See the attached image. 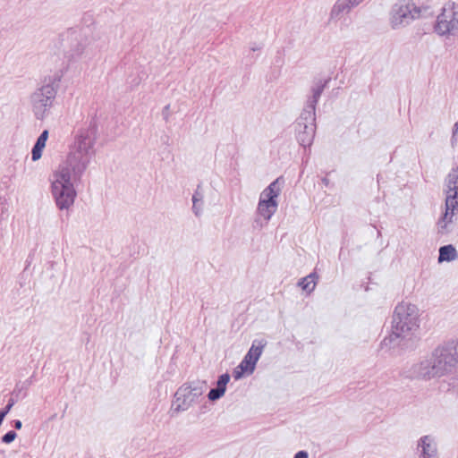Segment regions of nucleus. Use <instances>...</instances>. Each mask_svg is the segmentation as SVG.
I'll use <instances>...</instances> for the list:
<instances>
[{
    "instance_id": "obj_14",
    "label": "nucleus",
    "mask_w": 458,
    "mask_h": 458,
    "mask_svg": "<svg viewBox=\"0 0 458 458\" xmlns=\"http://www.w3.org/2000/svg\"><path fill=\"white\" fill-rule=\"evenodd\" d=\"M327 81H317L312 89H311V97L308 99L307 106L304 109H312V112L315 114L316 105L327 85Z\"/></svg>"
},
{
    "instance_id": "obj_22",
    "label": "nucleus",
    "mask_w": 458,
    "mask_h": 458,
    "mask_svg": "<svg viewBox=\"0 0 458 458\" xmlns=\"http://www.w3.org/2000/svg\"><path fill=\"white\" fill-rule=\"evenodd\" d=\"M294 458H308V454L304 451H300L295 454Z\"/></svg>"
},
{
    "instance_id": "obj_19",
    "label": "nucleus",
    "mask_w": 458,
    "mask_h": 458,
    "mask_svg": "<svg viewBox=\"0 0 458 458\" xmlns=\"http://www.w3.org/2000/svg\"><path fill=\"white\" fill-rule=\"evenodd\" d=\"M318 275L316 273H310L309 276L301 279L298 283V285L301 287V289L308 293H310L314 291L317 285Z\"/></svg>"
},
{
    "instance_id": "obj_17",
    "label": "nucleus",
    "mask_w": 458,
    "mask_h": 458,
    "mask_svg": "<svg viewBox=\"0 0 458 458\" xmlns=\"http://www.w3.org/2000/svg\"><path fill=\"white\" fill-rule=\"evenodd\" d=\"M458 258V253L456 249L452 245H445L440 247L439 249V256H438V262H444V261H454Z\"/></svg>"
},
{
    "instance_id": "obj_9",
    "label": "nucleus",
    "mask_w": 458,
    "mask_h": 458,
    "mask_svg": "<svg viewBox=\"0 0 458 458\" xmlns=\"http://www.w3.org/2000/svg\"><path fill=\"white\" fill-rule=\"evenodd\" d=\"M315 114L312 109H303L296 123V133L299 143L303 147L311 145L315 136Z\"/></svg>"
},
{
    "instance_id": "obj_4",
    "label": "nucleus",
    "mask_w": 458,
    "mask_h": 458,
    "mask_svg": "<svg viewBox=\"0 0 458 458\" xmlns=\"http://www.w3.org/2000/svg\"><path fill=\"white\" fill-rule=\"evenodd\" d=\"M72 174L67 168L57 167L49 177L50 191L60 210H68L74 204L77 191L74 187Z\"/></svg>"
},
{
    "instance_id": "obj_25",
    "label": "nucleus",
    "mask_w": 458,
    "mask_h": 458,
    "mask_svg": "<svg viewBox=\"0 0 458 458\" xmlns=\"http://www.w3.org/2000/svg\"><path fill=\"white\" fill-rule=\"evenodd\" d=\"M15 428L18 429H20L21 428V422L20 420H17L15 422Z\"/></svg>"
},
{
    "instance_id": "obj_6",
    "label": "nucleus",
    "mask_w": 458,
    "mask_h": 458,
    "mask_svg": "<svg viewBox=\"0 0 458 458\" xmlns=\"http://www.w3.org/2000/svg\"><path fill=\"white\" fill-rule=\"evenodd\" d=\"M433 32L440 38H458V2L446 0L439 8L432 25Z\"/></svg>"
},
{
    "instance_id": "obj_13",
    "label": "nucleus",
    "mask_w": 458,
    "mask_h": 458,
    "mask_svg": "<svg viewBox=\"0 0 458 458\" xmlns=\"http://www.w3.org/2000/svg\"><path fill=\"white\" fill-rule=\"evenodd\" d=\"M71 47L76 55H81L89 45V38L81 30H73L69 31Z\"/></svg>"
},
{
    "instance_id": "obj_16",
    "label": "nucleus",
    "mask_w": 458,
    "mask_h": 458,
    "mask_svg": "<svg viewBox=\"0 0 458 458\" xmlns=\"http://www.w3.org/2000/svg\"><path fill=\"white\" fill-rule=\"evenodd\" d=\"M49 132L47 130H44L36 140L35 145L31 150V160L36 162L42 157L43 150L46 147Z\"/></svg>"
},
{
    "instance_id": "obj_24",
    "label": "nucleus",
    "mask_w": 458,
    "mask_h": 458,
    "mask_svg": "<svg viewBox=\"0 0 458 458\" xmlns=\"http://www.w3.org/2000/svg\"><path fill=\"white\" fill-rule=\"evenodd\" d=\"M6 414H7V411H3L0 412V425L2 424Z\"/></svg>"
},
{
    "instance_id": "obj_27",
    "label": "nucleus",
    "mask_w": 458,
    "mask_h": 458,
    "mask_svg": "<svg viewBox=\"0 0 458 458\" xmlns=\"http://www.w3.org/2000/svg\"><path fill=\"white\" fill-rule=\"evenodd\" d=\"M168 109H169V105H167V106H165V108H164V113H165V112H166V111H168Z\"/></svg>"
},
{
    "instance_id": "obj_28",
    "label": "nucleus",
    "mask_w": 458,
    "mask_h": 458,
    "mask_svg": "<svg viewBox=\"0 0 458 458\" xmlns=\"http://www.w3.org/2000/svg\"><path fill=\"white\" fill-rule=\"evenodd\" d=\"M242 375H243V374L239 373V374H237V376H236V377H235V378H236V379H238V378H240Z\"/></svg>"
},
{
    "instance_id": "obj_7",
    "label": "nucleus",
    "mask_w": 458,
    "mask_h": 458,
    "mask_svg": "<svg viewBox=\"0 0 458 458\" xmlns=\"http://www.w3.org/2000/svg\"><path fill=\"white\" fill-rule=\"evenodd\" d=\"M281 178L272 182L260 193L256 210V218L253 222V227L261 229L265 227L277 210V198L281 192Z\"/></svg>"
},
{
    "instance_id": "obj_3",
    "label": "nucleus",
    "mask_w": 458,
    "mask_h": 458,
    "mask_svg": "<svg viewBox=\"0 0 458 458\" xmlns=\"http://www.w3.org/2000/svg\"><path fill=\"white\" fill-rule=\"evenodd\" d=\"M420 372H451L458 369V340L437 347L423 356L416 366Z\"/></svg>"
},
{
    "instance_id": "obj_23",
    "label": "nucleus",
    "mask_w": 458,
    "mask_h": 458,
    "mask_svg": "<svg viewBox=\"0 0 458 458\" xmlns=\"http://www.w3.org/2000/svg\"><path fill=\"white\" fill-rule=\"evenodd\" d=\"M458 132V123H455L453 126V140L455 138V135Z\"/></svg>"
},
{
    "instance_id": "obj_15",
    "label": "nucleus",
    "mask_w": 458,
    "mask_h": 458,
    "mask_svg": "<svg viewBox=\"0 0 458 458\" xmlns=\"http://www.w3.org/2000/svg\"><path fill=\"white\" fill-rule=\"evenodd\" d=\"M230 380L229 374H222L216 382V386L211 389L208 394L210 401H216L222 397L225 392L226 385Z\"/></svg>"
},
{
    "instance_id": "obj_12",
    "label": "nucleus",
    "mask_w": 458,
    "mask_h": 458,
    "mask_svg": "<svg viewBox=\"0 0 458 458\" xmlns=\"http://www.w3.org/2000/svg\"><path fill=\"white\" fill-rule=\"evenodd\" d=\"M365 0H336L330 10V20H339L344 14L349 13L353 8L359 6Z\"/></svg>"
},
{
    "instance_id": "obj_18",
    "label": "nucleus",
    "mask_w": 458,
    "mask_h": 458,
    "mask_svg": "<svg viewBox=\"0 0 458 458\" xmlns=\"http://www.w3.org/2000/svg\"><path fill=\"white\" fill-rule=\"evenodd\" d=\"M203 199L204 193L200 188L198 186L196 191L192 195V212L196 216H200L203 211Z\"/></svg>"
},
{
    "instance_id": "obj_10",
    "label": "nucleus",
    "mask_w": 458,
    "mask_h": 458,
    "mask_svg": "<svg viewBox=\"0 0 458 458\" xmlns=\"http://www.w3.org/2000/svg\"><path fill=\"white\" fill-rule=\"evenodd\" d=\"M458 213V201L451 199H445V211L437 222L438 232L442 234L450 231V225L454 224V217Z\"/></svg>"
},
{
    "instance_id": "obj_5",
    "label": "nucleus",
    "mask_w": 458,
    "mask_h": 458,
    "mask_svg": "<svg viewBox=\"0 0 458 458\" xmlns=\"http://www.w3.org/2000/svg\"><path fill=\"white\" fill-rule=\"evenodd\" d=\"M62 77L61 72L46 77L43 85L31 94V109L38 120L45 119L53 107Z\"/></svg>"
},
{
    "instance_id": "obj_1",
    "label": "nucleus",
    "mask_w": 458,
    "mask_h": 458,
    "mask_svg": "<svg viewBox=\"0 0 458 458\" xmlns=\"http://www.w3.org/2000/svg\"><path fill=\"white\" fill-rule=\"evenodd\" d=\"M420 313L416 305L401 302L394 311L392 332L381 342L382 349L399 353L413 350L419 341L416 332L420 327Z\"/></svg>"
},
{
    "instance_id": "obj_2",
    "label": "nucleus",
    "mask_w": 458,
    "mask_h": 458,
    "mask_svg": "<svg viewBox=\"0 0 458 458\" xmlns=\"http://www.w3.org/2000/svg\"><path fill=\"white\" fill-rule=\"evenodd\" d=\"M96 133L93 127L80 128L74 136L72 144L65 162L59 165V168H67L72 174L74 180H81L82 174L89 167L95 157Z\"/></svg>"
},
{
    "instance_id": "obj_26",
    "label": "nucleus",
    "mask_w": 458,
    "mask_h": 458,
    "mask_svg": "<svg viewBox=\"0 0 458 458\" xmlns=\"http://www.w3.org/2000/svg\"><path fill=\"white\" fill-rule=\"evenodd\" d=\"M13 404L12 403H9L7 406H6V409L4 411H7V412L10 411V409L12 408Z\"/></svg>"
},
{
    "instance_id": "obj_11",
    "label": "nucleus",
    "mask_w": 458,
    "mask_h": 458,
    "mask_svg": "<svg viewBox=\"0 0 458 458\" xmlns=\"http://www.w3.org/2000/svg\"><path fill=\"white\" fill-rule=\"evenodd\" d=\"M264 345L259 343L258 345L253 343L249 352L239 364L238 369L241 372H253L257 361L262 354Z\"/></svg>"
},
{
    "instance_id": "obj_21",
    "label": "nucleus",
    "mask_w": 458,
    "mask_h": 458,
    "mask_svg": "<svg viewBox=\"0 0 458 458\" xmlns=\"http://www.w3.org/2000/svg\"><path fill=\"white\" fill-rule=\"evenodd\" d=\"M16 437L17 434L14 431L11 430L3 437L2 440L4 443L9 444L13 442L16 438Z\"/></svg>"
},
{
    "instance_id": "obj_8",
    "label": "nucleus",
    "mask_w": 458,
    "mask_h": 458,
    "mask_svg": "<svg viewBox=\"0 0 458 458\" xmlns=\"http://www.w3.org/2000/svg\"><path fill=\"white\" fill-rule=\"evenodd\" d=\"M426 8L413 0H398L388 13V24L392 30H403L422 17Z\"/></svg>"
},
{
    "instance_id": "obj_20",
    "label": "nucleus",
    "mask_w": 458,
    "mask_h": 458,
    "mask_svg": "<svg viewBox=\"0 0 458 458\" xmlns=\"http://www.w3.org/2000/svg\"><path fill=\"white\" fill-rule=\"evenodd\" d=\"M428 440V437H425L424 438L421 439L422 449H423L424 454L430 456V454H431L430 453L433 452L434 449L429 443H427Z\"/></svg>"
}]
</instances>
